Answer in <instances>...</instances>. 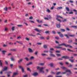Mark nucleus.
<instances>
[{
    "label": "nucleus",
    "instance_id": "nucleus-1",
    "mask_svg": "<svg viewBox=\"0 0 77 77\" xmlns=\"http://www.w3.org/2000/svg\"><path fill=\"white\" fill-rule=\"evenodd\" d=\"M63 45L65 46V47H69V48H72V47L71 46L69 45H66V44H65L64 43H62L58 45V46H63Z\"/></svg>",
    "mask_w": 77,
    "mask_h": 77
},
{
    "label": "nucleus",
    "instance_id": "nucleus-2",
    "mask_svg": "<svg viewBox=\"0 0 77 77\" xmlns=\"http://www.w3.org/2000/svg\"><path fill=\"white\" fill-rule=\"evenodd\" d=\"M45 68L42 67V68H40V67L39 66H37V69L38 70H39V71H40L41 72H43L44 73V72L42 70L44 69Z\"/></svg>",
    "mask_w": 77,
    "mask_h": 77
},
{
    "label": "nucleus",
    "instance_id": "nucleus-3",
    "mask_svg": "<svg viewBox=\"0 0 77 77\" xmlns=\"http://www.w3.org/2000/svg\"><path fill=\"white\" fill-rule=\"evenodd\" d=\"M56 17L57 18H56V19L57 21H59L60 22H61V20H60L58 19V18H61L62 19H63V17H62L60 16V15H56Z\"/></svg>",
    "mask_w": 77,
    "mask_h": 77
},
{
    "label": "nucleus",
    "instance_id": "nucleus-4",
    "mask_svg": "<svg viewBox=\"0 0 77 77\" xmlns=\"http://www.w3.org/2000/svg\"><path fill=\"white\" fill-rule=\"evenodd\" d=\"M55 48H60L62 50H66V48H62V47H60L59 46H56L55 47Z\"/></svg>",
    "mask_w": 77,
    "mask_h": 77
},
{
    "label": "nucleus",
    "instance_id": "nucleus-5",
    "mask_svg": "<svg viewBox=\"0 0 77 77\" xmlns=\"http://www.w3.org/2000/svg\"><path fill=\"white\" fill-rule=\"evenodd\" d=\"M19 68L20 69H21L22 72H24V70L23 67H21V66H19Z\"/></svg>",
    "mask_w": 77,
    "mask_h": 77
},
{
    "label": "nucleus",
    "instance_id": "nucleus-6",
    "mask_svg": "<svg viewBox=\"0 0 77 77\" xmlns=\"http://www.w3.org/2000/svg\"><path fill=\"white\" fill-rule=\"evenodd\" d=\"M62 58L63 59V58H64L65 59H69V57L67 56H63L62 57Z\"/></svg>",
    "mask_w": 77,
    "mask_h": 77
},
{
    "label": "nucleus",
    "instance_id": "nucleus-7",
    "mask_svg": "<svg viewBox=\"0 0 77 77\" xmlns=\"http://www.w3.org/2000/svg\"><path fill=\"white\" fill-rule=\"evenodd\" d=\"M34 30H35V31H36L39 33H41V32L42 31V30L39 29H35Z\"/></svg>",
    "mask_w": 77,
    "mask_h": 77
},
{
    "label": "nucleus",
    "instance_id": "nucleus-8",
    "mask_svg": "<svg viewBox=\"0 0 77 77\" xmlns=\"http://www.w3.org/2000/svg\"><path fill=\"white\" fill-rule=\"evenodd\" d=\"M7 69H8V67L5 66L4 69H2V71H7Z\"/></svg>",
    "mask_w": 77,
    "mask_h": 77
},
{
    "label": "nucleus",
    "instance_id": "nucleus-9",
    "mask_svg": "<svg viewBox=\"0 0 77 77\" xmlns=\"http://www.w3.org/2000/svg\"><path fill=\"white\" fill-rule=\"evenodd\" d=\"M66 72H69V74H71L72 73L71 72V71L69 69H66Z\"/></svg>",
    "mask_w": 77,
    "mask_h": 77
},
{
    "label": "nucleus",
    "instance_id": "nucleus-10",
    "mask_svg": "<svg viewBox=\"0 0 77 77\" xmlns=\"http://www.w3.org/2000/svg\"><path fill=\"white\" fill-rule=\"evenodd\" d=\"M28 35L29 36H33V37H35L36 36V35H33L32 34H29Z\"/></svg>",
    "mask_w": 77,
    "mask_h": 77
},
{
    "label": "nucleus",
    "instance_id": "nucleus-11",
    "mask_svg": "<svg viewBox=\"0 0 77 77\" xmlns=\"http://www.w3.org/2000/svg\"><path fill=\"white\" fill-rule=\"evenodd\" d=\"M18 74V73L17 72H14L13 73L12 77H15V75H17Z\"/></svg>",
    "mask_w": 77,
    "mask_h": 77
},
{
    "label": "nucleus",
    "instance_id": "nucleus-12",
    "mask_svg": "<svg viewBox=\"0 0 77 77\" xmlns=\"http://www.w3.org/2000/svg\"><path fill=\"white\" fill-rule=\"evenodd\" d=\"M23 59H21L19 60H18V63H21V62H22V61H23Z\"/></svg>",
    "mask_w": 77,
    "mask_h": 77
},
{
    "label": "nucleus",
    "instance_id": "nucleus-13",
    "mask_svg": "<svg viewBox=\"0 0 77 77\" xmlns=\"http://www.w3.org/2000/svg\"><path fill=\"white\" fill-rule=\"evenodd\" d=\"M38 73L37 72H35L34 73L32 74V75L34 76H36V75H38Z\"/></svg>",
    "mask_w": 77,
    "mask_h": 77
},
{
    "label": "nucleus",
    "instance_id": "nucleus-14",
    "mask_svg": "<svg viewBox=\"0 0 77 77\" xmlns=\"http://www.w3.org/2000/svg\"><path fill=\"white\" fill-rule=\"evenodd\" d=\"M0 66L2 68L3 67V63H2V61H1V60H0Z\"/></svg>",
    "mask_w": 77,
    "mask_h": 77
},
{
    "label": "nucleus",
    "instance_id": "nucleus-15",
    "mask_svg": "<svg viewBox=\"0 0 77 77\" xmlns=\"http://www.w3.org/2000/svg\"><path fill=\"white\" fill-rule=\"evenodd\" d=\"M60 24H57V28H60Z\"/></svg>",
    "mask_w": 77,
    "mask_h": 77
},
{
    "label": "nucleus",
    "instance_id": "nucleus-16",
    "mask_svg": "<svg viewBox=\"0 0 77 77\" xmlns=\"http://www.w3.org/2000/svg\"><path fill=\"white\" fill-rule=\"evenodd\" d=\"M28 51L29 52H30V53H32V52H33V51L32 49H30V48H28Z\"/></svg>",
    "mask_w": 77,
    "mask_h": 77
},
{
    "label": "nucleus",
    "instance_id": "nucleus-17",
    "mask_svg": "<svg viewBox=\"0 0 77 77\" xmlns=\"http://www.w3.org/2000/svg\"><path fill=\"white\" fill-rule=\"evenodd\" d=\"M10 51H17V49H10Z\"/></svg>",
    "mask_w": 77,
    "mask_h": 77
},
{
    "label": "nucleus",
    "instance_id": "nucleus-18",
    "mask_svg": "<svg viewBox=\"0 0 77 77\" xmlns=\"http://www.w3.org/2000/svg\"><path fill=\"white\" fill-rule=\"evenodd\" d=\"M68 35L70 37H74L75 36L74 34L72 35L68 34Z\"/></svg>",
    "mask_w": 77,
    "mask_h": 77
},
{
    "label": "nucleus",
    "instance_id": "nucleus-19",
    "mask_svg": "<svg viewBox=\"0 0 77 77\" xmlns=\"http://www.w3.org/2000/svg\"><path fill=\"white\" fill-rule=\"evenodd\" d=\"M72 64H70L68 65V67H69V68H72Z\"/></svg>",
    "mask_w": 77,
    "mask_h": 77
},
{
    "label": "nucleus",
    "instance_id": "nucleus-20",
    "mask_svg": "<svg viewBox=\"0 0 77 77\" xmlns=\"http://www.w3.org/2000/svg\"><path fill=\"white\" fill-rule=\"evenodd\" d=\"M69 60L70 61L72 62V63H73V62H74V60H71V59H69Z\"/></svg>",
    "mask_w": 77,
    "mask_h": 77
},
{
    "label": "nucleus",
    "instance_id": "nucleus-21",
    "mask_svg": "<svg viewBox=\"0 0 77 77\" xmlns=\"http://www.w3.org/2000/svg\"><path fill=\"white\" fill-rule=\"evenodd\" d=\"M2 52L3 54H5V53H6L7 51H2Z\"/></svg>",
    "mask_w": 77,
    "mask_h": 77
},
{
    "label": "nucleus",
    "instance_id": "nucleus-22",
    "mask_svg": "<svg viewBox=\"0 0 77 77\" xmlns=\"http://www.w3.org/2000/svg\"><path fill=\"white\" fill-rule=\"evenodd\" d=\"M60 30L61 32H65V30L63 29H61Z\"/></svg>",
    "mask_w": 77,
    "mask_h": 77
},
{
    "label": "nucleus",
    "instance_id": "nucleus-23",
    "mask_svg": "<svg viewBox=\"0 0 77 77\" xmlns=\"http://www.w3.org/2000/svg\"><path fill=\"white\" fill-rule=\"evenodd\" d=\"M62 9V7H58L57 8V10H59V9Z\"/></svg>",
    "mask_w": 77,
    "mask_h": 77
},
{
    "label": "nucleus",
    "instance_id": "nucleus-24",
    "mask_svg": "<svg viewBox=\"0 0 77 77\" xmlns=\"http://www.w3.org/2000/svg\"><path fill=\"white\" fill-rule=\"evenodd\" d=\"M11 61H14L15 60V59L13 57H11Z\"/></svg>",
    "mask_w": 77,
    "mask_h": 77
},
{
    "label": "nucleus",
    "instance_id": "nucleus-25",
    "mask_svg": "<svg viewBox=\"0 0 77 77\" xmlns=\"http://www.w3.org/2000/svg\"><path fill=\"white\" fill-rule=\"evenodd\" d=\"M60 36L61 38H63V35L62 34H60Z\"/></svg>",
    "mask_w": 77,
    "mask_h": 77
},
{
    "label": "nucleus",
    "instance_id": "nucleus-26",
    "mask_svg": "<svg viewBox=\"0 0 77 77\" xmlns=\"http://www.w3.org/2000/svg\"><path fill=\"white\" fill-rule=\"evenodd\" d=\"M4 10L5 11H8V8L6 7L4 8Z\"/></svg>",
    "mask_w": 77,
    "mask_h": 77
},
{
    "label": "nucleus",
    "instance_id": "nucleus-27",
    "mask_svg": "<svg viewBox=\"0 0 77 77\" xmlns=\"http://www.w3.org/2000/svg\"><path fill=\"white\" fill-rule=\"evenodd\" d=\"M62 69H64L66 70V67H61Z\"/></svg>",
    "mask_w": 77,
    "mask_h": 77
},
{
    "label": "nucleus",
    "instance_id": "nucleus-28",
    "mask_svg": "<svg viewBox=\"0 0 77 77\" xmlns=\"http://www.w3.org/2000/svg\"><path fill=\"white\" fill-rule=\"evenodd\" d=\"M50 56H52V57H55V55L52 54H50Z\"/></svg>",
    "mask_w": 77,
    "mask_h": 77
},
{
    "label": "nucleus",
    "instance_id": "nucleus-29",
    "mask_svg": "<svg viewBox=\"0 0 77 77\" xmlns=\"http://www.w3.org/2000/svg\"><path fill=\"white\" fill-rule=\"evenodd\" d=\"M72 27H73V28H74V29H77V26H72Z\"/></svg>",
    "mask_w": 77,
    "mask_h": 77
},
{
    "label": "nucleus",
    "instance_id": "nucleus-30",
    "mask_svg": "<svg viewBox=\"0 0 77 77\" xmlns=\"http://www.w3.org/2000/svg\"><path fill=\"white\" fill-rule=\"evenodd\" d=\"M40 39L42 40V39H44V37L43 36L40 37Z\"/></svg>",
    "mask_w": 77,
    "mask_h": 77
},
{
    "label": "nucleus",
    "instance_id": "nucleus-31",
    "mask_svg": "<svg viewBox=\"0 0 77 77\" xmlns=\"http://www.w3.org/2000/svg\"><path fill=\"white\" fill-rule=\"evenodd\" d=\"M32 63L30 62L29 63L26 64V66H28V65H31Z\"/></svg>",
    "mask_w": 77,
    "mask_h": 77
},
{
    "label": "nucleus",
    "instance_id": "nucleus-32",
    "mask_svg": "<svg viewBox=\"0 0 77 77\" xmlns=\"http://www.w3.org/2000/svg\"><path fill=\"white\" fill-rule=\"evenodd\" d=\"M67 21V19H65L63 20L62 21V22H65Z\"/></svg>",
    "mask_w": 77,
    "mask_h": 77
},
{
    "label": "nucleus",
    "instance_id": "nucleus-33",
    "mask_svg": "<svg viewBox=\"0 0 77 77\" xmlns=\"http://www.w3.org/2000/svg\"><path fill=\"white\" fill-rule=\"evenodd\" d=\"M72 42V40H69L68 41V43H71V42Z\"/></svg>",
    "mask_w": 77,
    "mask_h": 77
},
{
    "label": "nucleus",
    "instance_id": "nucleus-34",
    "mask_svg": "<svg viewBox=\"0 0 77 77\" xmlns=\"http://www.w3.org/2000/svg\"><path fill=\"white\" fill-rule=\"evenodd\" d=\"M47 12H48V13H50V12L51 11H50V10H49V9H47Z\"/></svg>",
    "mask_w": 77,
    "mask_h": 77
},
{
    "label": "nucleus",
    "instance_id": "nucleus-35",
    "mask_svg": "<svg viewBox=\"0 0 77 77\" xmlns=\"http://www.w3.org/2000/svg\"><path fill=\"white\" fill-rule=\"evenodd\" d=\"M66 9L67 11H69V8L68 7H66Z\"/></svg>",
    "mask_w": 77,
    "mask_h": 77
},
{
    "label": "nucleus",
    "instance_id": "nucleus-36",
    "mask_svg": "<svg viewBox=\"0 0 77 77\" xmlns=\"http://www.w3.org/2000/svg\"><path fill=\"white\" fill-rule=\"evenodd\" d=\"M64 36H66V37L67 38H68V39H69V36H68V35H67L66 34L64 35Z\"/></svg>",
    "mask_w": 77,
    "mask_h": 77
},
{
    "label": "nucleus",
    "instance_id": "nucleus-37",
    "mask_svg": "<svg viewBox=\"0 0 77 77\" xmlns=\"http://www.w3.org/2000/svg\"><path fill=\"white\" fill-rule=\"evenodd\" d=\"M47 17H48V18L49 19H50V18H51V16H50V15H49V16L47 15Z\"/></svg>",
    "mask_w": 77,
    "mask_h": 77
},
{
    "label": "nucleus",
    "instance_id": "nucleus-38",
    "mask_svg": "<svg viewBox=\"0 0 77 77\" xmlns=\"http://www.w3.org/2000/svg\"><path fill=\"white\" fill-rule=\"evenodd\" d=\"M27 71H29V72H31V70H30V68H27Z\"/></svg>",
    "mask_w": 77,
    "mask_h": 77
},
{
    "label": "nucleus",
    "instance_id": "nucleus-39",
    "mask_svg": "<svg viewBox=\"0 0 77 77\" xmlns=\"http://www.w3.org/2000/svg\"><path fill=\"white\" fill-rule=\"evenodd\" d=\"M43 47L44 48H47V45H44Z\"/></svg>",
    "mask_w": 77,
    "mask_h": 77
},
{
    "label": "nucleus",
    "instance_id": "nucleus-40",
    "mask_svg": "<svg viewBox=\"0 0 77 77\" xmlns=\"http://www.w3.org/2000/svg\"><path fill=\"white\" fill-rule=\"evenodd\" d=\"M59 64H60V65H61V66H63V63L62 62H59Z\"/></svg>",
    "mask_w": 77,
    "mask_h": 77
},
{
    "label": "nucleus",
    "instance_id": "nucleus-41",
    "mask_svg": "<svg viewBox=\"0 0 77 77\" xmlns=\"http://www.w3.org/2000/svg\"><path fill=\"white\" fill-rule=\"evenodd\" d=\"M14 29H15V27L13 26V27H12V28H11V29L12 30V31H14Z\"/></svg>",
    "mask_w": 77,
    "mask_h": 77
},
{
    "label": "nucleus",
    "instance_id": "nucleus-42",
    "mask_svg": "<svg viewBox=\"0 0 77 77\" xmlns=\"http://www.w3.org/2000/svg\"><path fill=\"white\" fill-rule=\"evenodd\" d=\"M67 50L69 51H72V52H74V51L71 50L69 49H67Z\"/></svg>",
    "mask_w": 77,
    "mask_h": 77
},
{
    "label": "nucleus",
    "instance_id": "nucleus-43",
    "mask_svg": "<svg viewBox=\"0 0 77 77\" xmlns=\"http://www.w3.org/2000/svg\"><path fill=\"white\" fill-rule=\"evenodd\" d=\"M50 65L51 67H53V64L52 63H51V64H50Z\"/></svg>",
    "mask_w": 77,
    "mask_h": 77
},
{
    "label": "nucleus",
    "instance_id": "nucleus-44",
    "mask_svg": "<svg viewBox=\"0 0 77 77\" xmlns=\"http://www.w3.org/2000/svg\"><path fill=\"white\" fill-rule=\"evenodd\" d=\"M61 72H57L56 74H57V75H59V74H60Z\"/></svg>",
    "mask_w": 77,
    "mask_h": 77
},
{
    "label": "nucleus",
    "instance_id": "nucleus-45",
    "mask_svg": "<svg viewBox=\"0 0 77 77\" xmlns=\"http://www.w3.org/2000/svg\"><path fill=\"white\" fill-rule=\"evenodd\" d=\"M13 64L10 65V67L11 68H13Z\"/></svg>",
    "mask_w": 77,
    "mask_h": 77
},
{
    "label": "nucleus",
    "instance_id": "nucleus-46",
    "mask_svg": "<svg viewBox=\"0 0 77 77\" xmlns=\"http://www.w3.org/2000/svg\"><path fill=\"white\" fill-rule=\"evenodd\" d=\"M38 51H36V52L34 54H35V55H37V54H38Z\"/></svg>",
    "mask_w": 77,
    "mask_h": 77
},
{
    "label": "nucleus",
    "instance_id": "nucleus-47",
    "mask_svg": "<svg viewBox=\"0 0 77 77\" xmlns=\"http://www.w3.org/2000/svg\"><path fill=\"white\" fill-rule=\"evenodd\" d=\"M34 59V57H31L30 58V59L31 60H32V59Z\"/></svg>",
    "mask_w": 77,
    "mask_h": 77
},
{
    "label": "nucleus",
    "instance_id": "nucleus-48",
    "mask_svg": "<svg viewBox=\"0 0 77 77\" xmlns=\"http://www.w3.org/2000/svg\"><path fill=\"white\" fill-rule=\"evenodd\" d=\"M44 19H45V20H49L48 18L47 17H45Z\"/></svg>",
    "mask_w": 77,
    "mask_h": 77
},
{
    "label": "nucleus",
    "instance_id": "nucleus-49",
    "mask_svg": "<svg viewBox=\"0 0 77 77\" xmlns=\"http://www.w3.org/2000/svg\"><path fill=\"white\" fill-rule=\"evenodd\" d=\"M69 2H70V3H72L74 2V1H71V0L69 1Z\"/></svg>",
    "mask_w": 77,
    "mask_h": 77
},
{
    "label": "nucleus",
    "instance_id": "nucleus-50",
    "mask_svg": "<svg viewBox=\"0 0 77 77\" xmlns=\"http://www.w3.org/2000/svg\"><path fill=\"white\" fill-rule=\"evenodd\" d=\"M52 33L53 34H56V32L54 31H52Z\"/></svg>",
    "mask_w": 77,
    "mask_h": 77
},
{
    "label": "nucleus",
    "instance_id": "nucleus-51",
    "mask_svg": "<svg viewBox=\"0 0 77 77\" xmlns=\"http://www.w3.org/2000/svg\"><path fill=\"white\" fill-rule=\"evenodd\" d=\"M69 14H73V12L72 11H71L69 13Z\"/></svg>",
    "mask_w": 77,
    "mask_h": 77
},
{
    "label": "nucleus",
    "instance_id": "nucleus-52",
    "mask_svg": "<svg viewBox=\"0 0 77 77\" xmlns=\"http://www.w3.org/2000/svg\"><path fill=\"white\" fill-rule=\"evenodd\" d=\"M25 59H26V60H27V61H28V60H29V58H28L27 57H26L25 58Z\"/></svg>",
    "mask_w": 77,
    "mask_h": 77
},
{
    "label": "nucleus",
    "instance_id": "nucleus-53",
    "mask_svg": "<svg viewBox=\"0 0 77 77\" xmlns=\"http://www.w3.org/2000/svg\"><path fill=\"white\" fill-rule=\"evenodd\" d=\"M7 45H3V47H7Z\"/></svg>",
    "mask_w": 77,
    "mask_h": 77
},
{
    "label": "nucleus",
    "instance_id": "nucleus-54",
    "mask_svg": "<svg viewBox=\"0 0 77 77\" xmlns=\"http://www.w3.org/2000/svg\"><path fill=\"white\" fill-rule=\"evenodd\" d=\"M56 53H60V51H56Z\"/></svg>",
    "mask_w": 77,
    "mask_h": 77
},
{
    "label": "nucleus",
    "instance_id": "nucleus-55",
    "mask_svg": "<svg viewBox=\"0 0 77 77\" xmlns=\"http://www.w3.org/2000/svg\"><path fill=\"white\" fill-rule=\"evenodd\" d=\"M29 19L30 20H32L33 19V17H30L29 18Z\"/></svg>",
    "mask_w": 77,
    "mask_h": 77
},
{
    "label": "nucleus",
    "instance_id": "nucleus-56",
    "mask_svg": "<svg viewBox=\"0 0 77 77\" xmlns=\"http://www.w3.org/2000/svg\"><path fill=\"white\" fill-rule=\"evenodd\" d=\"M5 63L6 65H8V63L6 61H5Z\"/></svg>",
    "mask_w": 77,
    "mask_h": 77
},
{
    "label": "nucleus",
    "instance_id": "nucleus-57",
    "mask_svg": "<svg viewBox=\"0 0 77 77\" xmlns=\"http://www.w3.org/2000/svg\"><path fill=\"white\" fill-rule=\"evenodd\" d=\"M19 44H22V45H23V42H22L21 41L20 42Z\"/></svg>",
    "mask_w": 77,
    "mask_h": 77
},
{
    "label": "nucleus",
    "instance_id": "nucleus-58",
    "mask_svg": "<svg viewBox=\"0 0 77 77\" xmlns=\"http://www.w3.org/2000/svg\"><path fill=\"white\" fill-rule=\"evenodd\" d=\"M66 30H68V31H69L70 29L68 28H66Z\"/></svg>",
    "mask_w": 77,
    "mask_h": 77
},
{
    "label": "nucleus",
    "instance_id": "nucleus-59",
    "mask_svg": "<svg viewBox=\"0 0 77 77\" xmlns=\"http://www.w3.org/2000/svg\"><path fill=\"white\" fill-rule=\"evenodd\" d=\"M40 65L41 66H43L44 65V63H41L40 64Z\"/></svg>",
    "mask_w": 77,
    "mask_h": 77
},
{
    "label": "nucleus",
    "instance_id": "nucleus-60",
    "mask_svg": "<svg viewBox=\"0 0 77 77\" xmlns=\"http://www.w3.org/2000/svg\"><path fill=\"white\" fill-rule=\"evenodd\" d=\"M56 55L58 57L60 56H61V55H60V54H56Z\"/></svg>",
    "mask_w": 77,
    "mask_h": 77
},
{
    "label": "nucleus",
    "instance_id": "nucleus-61",
    "mask_svg": "<svg viewBox=\"0 0 77 77\" xmlns=\"http://www.w3.org/2000/svg\"><path fill=\"white\" fill-rule=\"evenodd\" d=\"M51 59V57H48L47 58V59H48V60H50V59Z\"/></svg>",
    "mask_w": 77,
    "mask_h": 77
},
{
    "label": "nucleus",
    "instance_id": "nucleus-62",
    "mask_svg": "<svg viewBox=\"0 0 77 77\" xmlns=\"http://www.w3.org/2000/svg\"><path fill=\"white\" fill-rule=\"evenodd\" d=\"M47 77H53V76L51 75H49Z\"/></svg>",
    "mask_w": 77,
    "mask_h": 77
},
{
    "label": "nucleus",
    "instance_id": "nucleus-63",
    "mask_svg": "<svg viewBox=\"0 0 77 77\" xmlns=\"http://www.w3.org/2000/svg\"><path fill=\"white\" fill-rule=\"evenodd\" d=\"M26 40H27V41H29V39L28 38H26Z\"/></svg>",
    "mask_w": 77,
    "mask_h": 77
},
{
    "label": "nucleus",
    "instance_id": "nucleus-64",
    "mask_svg": "<svg viewBox=\"0 0 77 77\" xmlns=\"http://www.w3.org/2000/svg\"><path fill=\"white\" fill-rule=\"evenodd\" d=\"M62 76L60 75V76H57L56 77H62Z\"/></svg>",
    "mask_w": 77,
    "mask_h": 77
}]
</instances>
